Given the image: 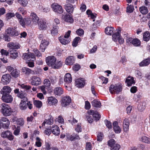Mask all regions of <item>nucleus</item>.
I'll use <instances>...</instances> for the list:
<instances>
[{
	"label": "nucleus",
	"instance_id": "f257e3e1",
	"mask_svg": "<svg viewBox=\"0 0 150 150\" xmlns=\"http://www.w3.org/2000/svg\"><path fill=\"white\" fill-rule=\"evenodd\" d=\"M46 61L47 64L54 69H59L62 66V62L60 61L57 62L56 59L53 56L47 57Z\"/></svg>",
	"mask_w": 150,
	"mask_h": 150
},
{
	"label": "nucleus",
	"instance_id": "f03ea898",
	"mask_svg": "<svg viewBox=\"0 0 150 150\" xmlns=\"http://www.w3.org/2000/svg\"><path fill=\"white\" fill-rule=\"evenodd\" d=\"M122 90V86L120 83L112 84L109 87V91L111 94L119 93Z\"/></svg>",
	"mask_w": 150,
	"mask_h": 150
},
{
	"label": "nucleus",
	"instance_id": "7ed1b4c3",
	"mask_svg": "<svg viewBox=\"0 0 150 150\" xmlns=\"http://www.w3.org/2000/svg\"><path fill=\"white\" fill-rule=\"evenodd\" d=\"M2 106L1 112L2 114L6 116L10 115L13 112L11 107L8 104L4 103L2 104Z\"/></svg>",
	"mask_w": 150,
	"mask_h": 150
},
{
	"label": "nucleus",
	"instance_id": "20e7f679",
	"mask_svg": "<svg viewBox=\"0 0 150 150\" xmlns=\"http://www.w3.org/2000/svg\"><path fill=\"white\" fill-rule=\"evenodd\" d=\"M52 7L53 10L56 13L61 14L63 13V10L60 5L57 3H53L51 5Z\"/></svg>",
	"mask_w": 150,
	"mask_h": 150
},
{
	"label": "nucleus",
	"instance_id": "39448f33",
	"mask_svg": "<svg viewBox=\"0 0 150 150\" xmlns=\"http://www.w3.org/2000/svg\"><path fill=\"white\" fill-rule=\"evenodd\" d=\"M1 136L3 138H7L10 140H12L13 139L12 133L8 130L2 132Z\"/></svg>",
	"mask_w": 150,
	"mask_h": 150
},
{
	"label": "nucleus",
	"instance_id": "423d86ee",
	"mask_svg": "<svg viewBox=\"0 0 150 150\" xmlns=\"http://www.w3.org/2000/svg\"><path fill=\"white\" fill-rule=\"evenodd\" d=\"M71 101V98L69 96H64L62 99L61 105L65 107L68 105Z\"/></svg>",
	"mask_w": 150,
	"mask_h": 150
},
{
	"label": "nucleus",
	"instance_id": "0eeeda50",
	"mask_svg": "<svg viewBox=\"0 0 150 150\" xmlns=\"http://www.w3.org/2000/svg\"><path fill=\"white\" fill-rule=\"evenodd\" d=\"M1 100L4 102L11 103L13 101V98L11 94H8L2 95Z\"/></svg>",
	"mask_w": 150,
	"mask_h": 150
},
{
	"label": "nucleus",
	"instance_id": "6e6552de",
	"mask_svg": "<svg viewBox=\"0 0 150 150\" xmlns=\"http://www.w3.org/2000/svg\"><path fill=\"white\" fill-rule=\"evenodd\" d=\"M22 57L23 59L25 60L30 61L32 59H33V60L35 59V57L34 54L30 52L27 53H25L23 54Z\"/></svg>",
	"mask_w": 150,
	"mask_h": 150
},
{
	"label": "nucleus",
	"instance_id": "1a4fd4ad",
	"mask_svg": "<svg viewBox=\"0 0 150 150\" xmlns=\"http://www.w3.org/2000/svg\"><path fill=\"white\" fill-rule=\"evenodd\" d=\"M41 83V80L38 77L34 76L31 78V84L33 85L38 86Z\"/></svg>",
	"mask_w": 150,
	"mask_h": 150
},
{
	"label": "nucleus",
	"instance_id": "9d476101",
	"mask_svg": "<svg viewBox=\"0 0 150 150\" xmlns=\"http://www.w3.org/2000/svg\"><path fill=\"white\" fill-rule=\"evenodd\" d=\"M30 19L31 20L32 24L37 25L39 22V18L36 14L34 13H31L30 16Z\"/></svg>",
	"mask_w": 150,
	"mask_h": 150
},
{
	"label": "nucleus",
	"instance_id": "9b49d317",
	"mask_svg": "<svg viewBox=\"0 0 150 150\" xmlns=\"http://www.w3.org/2000/svg\"><path fill=\"white\" fill-rule=\"evenodd\" d=\"M6 32L8 34L11 36H17L18 35V33L15 28H8Z\"/></svg>",
	"mask_w": 150,
	"mask_h": 150
},
{
	"label": "nucleus",
	"instance_id": "f8f14e48",
	"mask_svg": "<svg viewBox=\"0 0 150 150\" xmlns=\"http://www.w3.org/2000/svg\"><path fill=\"white\" fill-rule=\"evenodd\" d=\"M49 42L45 39L42 40L40 45V50L42 52H44L49 45Z\"/></svg>",
	"mask_w": 150,
	"mask_h": 150
},
{
	"label": "nucleus",
	"instance_id": "ddd939ff",
	"mask_svg": "<svg viewBox=\"0 0 150 150\" xmlns=\"http://www.w3.org/2000/svg\"><path fill=\"white\" fill-rule=\"evenodd\" d=\"M11 76L9 74H6L3 75L1 81L4 84H8L11 80Z\"/></svg>",
	"mask_w": 150,
	"mask_h": 150
},
{
	"label": "nucleus",
	"instance_id": "4468645a",
	"mask_svg": "<svg viewBox=\"0 0 150 150\" xmlns=\"http://www.w3.org/2000/svg\"><path fill=\"white\" fill-rule=\"evenodd\" d=\"M75 83L76 86L78 88L83 87L85 84V80L83 78H79L76 80Z\"/></svg>",
	"mask_w": 150,
	"mask_h": 150
},
{
	"label": "nucleus",
	"instance_id": "2eb2a0df",
	"mask_svg": "<svg viewBox=\"0 0 150 150\" xmlns=\"http://www.w3.org/2000/svg\"><path fill=\"white\" fill-rule=\"evenodd\" d=\"M11 90V89L10 87L8 86H4L1 90V93L2 95L10 94Z\"/></svg>",
	"mask_w": 150,
	"mask_h": 150
},
{
	"label": "nucleus",
	"instance_id": "dca6fc26",
	"mask_svg": "<svg viewBox=\"0 0 150 150\" xmlns=\"http://www.w3.org/2000/svg\"><path fill=\"white\" fill-rule=\"evenodd\" d=\"M38 23L39 29L40 30H46L47 28L46 22L43 20H40Z\"/></svg>",
	"mask_w": 150,
	"mask_h": 150
},
{
	"label": "nucleus",
	"instance_id": "f3484780",
	"mask_svg": "<svg viewBox=\"0 0 150 150\" xmlns=\"http://www.w3.org/2000/svg\"><path fill=\"white\" fill-rule=\"evenodd\" d=\"M64 91L61 87H57L54 90V93L55 96H60L63 94Z\"/></svg>",
	"mask_w": 150,
	"mask_h": 150
},
{
	"label": "nucleus",
	"instance_id": "a211bd4d",
	"mask_svg": "<svg viewBox=\"0 0 150 150\" xmlns=\"http://www.w3.org/2000/svg\"><path fill=\"white\" fill-rule=\"evenodd\" d=\"M62 18L67 22L69 23H72L74 20L70 16V15L68 14L63 15L62 17Z\"/></svg>",
	"mask_w": 150,
	"mask_h": 150
},
{
	"label": "nucleus",
	"instance_id": "6ab92c4d",
	"mask_svg": "<svg viewBox=\"0 0 150 150\" xmlns=\"http://www.w3.org/2000/svg\"><path fill=\"white\" fill-rule=\"evenodd\" d=\"M129 121L127 119H125L123 122V127L124 131L127 132L129 130Z\"/></svg>",
	"mask_w": 150,
	"mask_h": 150
},
{
	"label": "nucleus",
	"instance_id": "aec40b11",
	"mask_svg": "<svg viewBox=\"0 0 150 150\" xmlns=\"http://www.w3.org/2000/svg\"><path fill=\"white\" fill-rule=\"evenodd\" d=\"M59 40L60 42L63 45L67 44L70 42V40L69 38H65L63 36L59 37Z\"/></svg>",
	"mask_w": 150,
	"mask_h": 150
},
{
	"label": "nucleus",
	"instance_id": "412c9836",
	"mask_svg": "<svg viewBox=\"0 0 150 150\" xmlns=\"http://www.w3.org/2000/svg\"><path fill=\"white\" fill-rule=\"evenodd\" d=\"M72 81L71 75L69 73L66 74L64 76V81L66 83L69 84Z\"/></svg>",
	"mask_w": 150,
	"mask_h": 150
},
{
	"label": "nucleus",
	"instance_id": "4be33fe9",
	"mask_svg": "<svg viewBox=\"0 0 150 150\" xmlns=\"http://www.w3.org/2000/svg\"><path fill=\"white\" fill-rule=\"evenodd\" d=\"M47 101L48 104L50 105H55L58 102L57 100L52 96L48 98Z\"/></svg>",
	"mask_w": 150,
	"mask_h": 150
},
{
	"label": "nucleus",
	"instance_id": "5701e85b",
	"mask_svg": "<svg viewBox=\"0 0 150 150\" xmlns=\"http://www.w3.org/2000/svg\"><path fill=\"white\" fill-rule=\"evenodd\" d=\"M75 59L72 56H70L67 57L65 60V63L67 65H72L74 62Z\"/></svg>",
	"mask_w": 150,
	"mask_h": 150
},
{
	"label": "nucleus",
	"instance_id": "b1692460",
	"mask_svg": "<svg viewBox=\"0 0 150 150\" xmlns=\"http://www.w3.org/2000/svg\"><path fill=\"white\" fill-rule=\"evenodd\" d=\"M112 125L115 132L116 133H119L121 132V129L118 125V122L115 121L113 123Z\"/></svg>",
	"mask_w": 150,
	"mask_h": 150
},
{
	"label": "nucleus",
	"instance_id": "393cba45",
	"mask_svg": "<svg viewBox=\"0 0 150 150\" xmlns=\"http://www.w3.org/2000/svg\"><path fill=\"white\" fill-rule=\"evenodd\" d=\"M65 8L67 12L70 13L73 12L74 8L72 5L69 4H67L65 5Z\"/></svg>",
	"mask_w": 150,
	"mask_h": 150
},
{
	"label": "nucleus",
	"instance_id": "a878e982",
	"mask_svg": "<svg viewBox=\"0 0 150 150\" xmlns=\"http://www.w3.org/2000/svg\"><path fill=\"white\" fill-rule=\"evenodd\" d=\"M52 133L55 135H58L60 133V130L59 127L57 126H52Z\"/></svg>",
	"mask_w": 150,
	"mask_h": 150
},
{
	"label": "nucleus",
	"instance_id": "bb28decb",
	"mask_svg": "<svg viewBox=\"0 0 150 150\" xmlns=\"http://www.w3.org/2000/svg\"><path fill=\"white\" fill-rule=\"evenodd\" d=\"M10 57L13 59H16L18 56L17 52L15 50H9Z\"/></svg>",
	"mask_w": 150,
	"mask_h": 150
},
{
	"label": "nucleus",
	"instance_id": "cd10ccee",
	"mask_svg": "<svg viewBox=\"0 0 150 150\" xmlns=\"http://www.w3.org/2000/svg\"><path fill=\"white\" fill-rule=\"evenodd\" d=\"M126 82L127 83V85L128 86H130L132 84L135 83V81L134 80L133 78L130 76L128 77L126 80Z\"/></svg>",
	"mask_w": 150,
	"mask_h": 150
},
{
	"label": "nucleus",
	"instance_id": "c85d7f7f",
	"mask_svg": "<svg viewBox=\"0 0 150 150\" xmlns=\"http://www.w3.org/2000/svg\"><path fill=\"white\" fill-rule=\"evenodd\" d=\"M120 32L121 31L119 30L116 33L112 35V39L114 42H116L118 39L121 36L120 34Z\"/></svg>",
	"mask_w": 150,
	"mask_h": 150
},
{
	"label": "nucleus",
	"instance_id": "c756f323",
	"mask_svg": "<svg viewBox=\"0 0 150 150\" xmlns=\"http://www.w3.org/2000/svg\"><path fill=\"white\" fill-rule=\"evenodd\" d=\"M7 46L10 48V50H14V49H17L19 48V46L13 42H10L8 44Z\"/></svg>",
	"mask_w": 150,
	"mask_h": 150
},
{
	"label": "nucleus",
	"instance_id": "7c9ffc66",
	"mask_svg": "<svg viewBox=\"0 0 150 150\" xmlns=\"http://www.w3.org/2000/svg\"><path fill=\"white\" fill-rule=\"evenodd\" d=\"M150 63V58L143 60L139 64L140 67L146 66L148 65Z\"/></svg>",
	"mask_w": 150,
	"mask_h": 150
},
{
	"label": "nucleus",
	"instance_id": "2f4dec72",
	"mask_svg": "<svg viewBox=\"0 0 150 150\" xmlns=\"http://www.w3.org/2000/svg\"><path fill=\"white\" fill-rule=\"evenodd\" d=\"M59 27L57 25L53 24L52 28L51 31V33L52 35H55L58 33Z\"/></svg>",
	"mask_w": 150,
	"mask_h": 150
},
{
	"label": "nucleus",
	"instance_id": "473e14b6",
	"mask_svg": "<svg viewBox=\"0 0 150 150\" xmlns=\"http://www.w3.org/2000/svg\"><path fill=\"white\" fill-rule=\"evenodd\" d=\"M137 107L139 111H142L146 108V103L144 102L140 103L138 105Z\"/></svg>",
	"mask_w": 150,
	"mask_h": 150
},
{
	"label": "nucleus",
	"instance_id": "72a5a7b5",
	"mask_svg": "<svg viewBox=\"0 0 150 150\" xmlns=\"http://www.w3.org/2000/svg\"><path fill=\"white\" fill-rule=\"evenodd\" d=\"M114 29L113 27H108L105 29V33L108 35H111L113 33Z\"/></svg>",
	"mask_w": 150,
	"mask_h": 150
},
{
	"label": "nucleus",
	"instance_id": "f704fd0d",
	"mask_svg": "<svg viewBox=\"0 0 150 150\" xmlns=\"http://www.w3.org/2000/svg\"><path fill=\"white\" fill-rule=\"evenodd\" d=\"M27 100H24V101L21 100L19 104L20 108L21 110H25L27 107Z\"/></svg>",
	"mask_w": 150,
	"mask_h": 150
},
{
	"label": "nucleus",
	"instance_id": "c9c22d12",
	"mask_svg": "<svg viewBox=\"0 0 150 150\" xmlns=\"http://www.w3.org/2000/svg\"><path fill=\"white\" fill-rule=\"evenodd\" d=\"M143 40L146 41H148L150 38V34L149 32L146 31L143 34Z\"/></svg>",
	"mask_w": 150,
	"mask_h": 150
},
{
	"label": "nucleus",
	"instance_id": "e433bc0d",
	"mask_svg": "<svg viewBox=\"0 0 150 150\" xmlns=\"http://www.w3.org/2000/svg\"><path fill=\"white\" fill-rule=\"evenodd\" d=\"M139 11L142 13L143 14H146L148 12L147 8L144 6L140 7L139 8Z\"/></svg>",
	"mask_w": 150,
	"mask_h": 150
},
{
	"label": "nucleus",
	"instance_id": "4c0bfd02",
	"mask_svg": "<svg viewBox=\"0 0 150 150\" xmlns=\"http://www.w3.org/2000/svg\"><path fill=\"white\" fill-rule=\"evenodd\" d=\"M140 140L146 143H150V139L145 136H143L140 139Z\"/></svg>",
	"mask_w": 150,
	"mask_h": 150
},
{
	"label": "nucleus",
	"instance_id": "58836bf2",
	"mask_svg": "<svg viewBox=\"0 0 150 150\" xmlns=\"http://www.w3.org/2000/svg\"><path fill=\"white\" fill-rule=\"evenodd\" d=\"M20 71L19 70L16 69H15L11 74L13 77L16 78L18 77L20 74Z\"/></svg>",
	"mask_w": 150,
	"mask_h": 150
},
{
	"label": "nucleus",
	"instance_id": "ea45409f",
	"mask_svg": "<svg viewBox=\"0 0 150 150\" xmlns=\"http://www.w3.org/2000/svg\"><path fill=\"white\" fill-rule=\"evenodd\" d=\"M92 105L93 106L97 107H100L101 106L100 102L96 100H94L92 101Z\"/></svg>",
	"mask_w": 150,
	"mask_h": 150
},
{
	"label": "nucleus",
	"instance_id": "a19ab883",
	"mask_svg": "<svg viewBox=\"0 0 150 150\" xmlns=\"http://www.w3.org/2000/svg\"><path fill=\"white\" fill-rule=\"evenodd\" d=\"M26 94L24 93L21 91L17 95V96L21 99L24 98V100H27V99L26 97Z\"/></svg>",
	"mask_w": 150,
	"mask_h": 150
},
{
	"label": "nucleus",
	"instance_id": "79ce46f5",
	"mask_svg": "<svg viewBox=\"0 0 150 150\" xmlns=\"http://www.w3.org/2000/svg\"><path fill=\"white\" fill-rule=\"evenodd\" d=\"M17 125L21 126H23L24 124V121L23 118H17L15 120Z\"/></svg>",
	"mask_w": 150,
	"mask_h": 150
},
{
	"label": "nucleus",
	"instance_id": "37998d69",
	"mask_svg": "<svg viewBox=\"0 0 150 150\" xmlns=\"http://www.w3.org/2000/svg\"><path fill=\"white\" fill-rule=\"evenodd\" d=\"M22 71L28 75L31 73L32 72L30 69L26 67H23L22 69Z\"/></svg>",
	"mask_w": 150,
	"mask_h": 150
},
{
	"label": "nucleus",
	"instance_id": "c03bdc74",
	"mask_svg": "<svg viewBox=\"0 0 150 150\" xmlns=\"http://www.w3.org/2000/svg\"><path fill=\"white\" fill-rule=\"evenodd\" d=\"M33 103L34 105L37 108H40L42 106V103L41 101L38 100H35Z\"/></svg>",
	"mask_w": 150,
	"mask_h": 150
},
{
	"label": "nucleus",
	"instance_id": "a18cd8bd",
	"mask_svg": "<svg viewBox=\"0 0 150 150\" xmlns=\"http://www.w3.org/2000/svg\"><path fill=\"white\" fill-rule=\"evenodd\" d=\"M42 70L40 68H36L33 71V73L34 74H37L38 75H41L42 73Z\"/></svg>",
	"mask_w": 150,
	"mask_h": 150
},
{
	"label": "nucleus",
	"instance_id": "49530a36",
	"mask_svg": "<svg viewBox=\"0 0 150 150\" xmlns=\"http://www.w3.org/2000/svg\"><path fill=\"white\" fill-rule=\"evenodd\" d=\"M134 46H138L140 44V41L137 39H133L132 43Z\"/></svg>",
	"mask_w": 150,
	"mask_h": 150
},
{
	"label": "nucleus",
	"instance_id": "de8ad7c7",
	"mask_svg": "<svg viewBox=\"0 0 150 150\" xmlns=\"http://www.w3.org/2000/svg\"><path fill=\"white\" fill-rule=\"evenodd\" d=\"M93 117L96 120H98L100 117V115L99 114L98 112L97 111L95 112L94 114L93 115Z\"/></svg>",
	"mask_w": 150,
	"mask_h": 150
},
{
	"label": "nucleus",
	"instance_id": "09e8293b",
	"mask_svg": "<svg viewBox=\"0 0 150 150\" xmlns=\"http://www.w3.org/2000/svg\"><path fill=\"white\" fill-rule=\"evenodd\" d=\"M81 38L79 37H76L74 40L72 45L73 46L76 47L78 43V41L80 40Z\"/></svg>",
	"mask_w": 150,
	"mask_h": 150
},
{
	"label": "nucleus",
	"instance_id": "8fccbe9b",
	"mask_svg": "<svg viewBox=\"0 0 150 150\" xmlns=\"http://www.w3.org/2000/svg\"><path fill=\"white\" fill-rule=\"evenodd\" d=\"M44 86L46 87V88L50 86L51 83L48 79H45L44 81Z\"/></svg>",
	"mask_w": 150,
	"mask_h": 150
},
{
	"label": "nucleus",
	"instance_id": "3c124183",
	"mask_svg": "<svg viewBox=\"0 0 150 150\" xmlns=\"http://www.w3.org/2000/svg\"><path fill=\"white\" fill-rule=\"evenodd\" d=\"M82 128L81 124L78 123L75 128V131L78 133L81 132L82 131Z\"/></svg>",
	"mask_w": 150,
	"mask_h": 150
},
{
	"label": "nucleus",
	"instance_id": "603ef678",
	"mask_svg": "<svg viewBox=\"0 0 150 150\" xmlns=\"http://www.w3.org/2000/svg\"><path fill=\"white\" fill-rule=\"evenodd\" d=\"M99 82L102 83V84L107 83L108 82V79L103 76H102L99 79Z\"/></svg>",
	"mask_w": 150,
	"mask_h": 150
},
{
	"label": "nucleus",
	"instance_id": "864d4df0",
	"mask_svg": "<svg viewBox=\"0 0 150 150\" xmlns=\"http://www.w3.org/2000/svg\"><path fill=\"white\" fill-rule=\"evenodd\" d=\"M36 141L35 142V145L38 147H40L42 145V143L41 142V140L38 137L36 138Z\"/></svg>",
	"mask_w": 150,
	"mask_h": 150
},
{
	"label": "nucleus",
	"instance_id": "5fc2aeb1",
	"mask_svg": "<svg viewBox=\"0 0 150 150\" xmlns=\"http://www.w3.org/2000/svg\"><path fill=\"white\" fill-rule=\"evenodd\" d=\"M7 124H8L7 122H3L0 123V125L2 126V127L4 128L5 129H8V127L10 125V122L8 121V125H7Z\"/></svg>",
	"mask_w": 150,
	"mask_h": 150
},
{
	"label": "nucleus",
	"instance_id": "6e6d98bb",
	"mask_svg": "<svg viewBox=\"0 0 150 150\" xmlns=\"http://www.w3.org/2000/svg\"><path fill=\"white\" fill-rule=\"evenodd\" d=\"M15 14L14 13L9 12L7 13L6 15V17L7 19H9L11 18L14 17Z\"/></svg>",
	"mask_w": 150,
	"mask_h": 150
},
{
	"label": "nucleus",
	"instance_id": "4d7b16f0",
	"mask_svg": "<svg viewBox=\"0 0 150 150\" xmlns=\"http://www.w3.org/2000/svg\"><path fill=\"white\" fill-rule=\"evenodd\" d=\"M103 135L101 133H99L98 134L97 136V141L100 142L103 139Z\"/></svg>",
	"mask_w": 150,
	"mask_h": 150
},
{
	"label": "nucleus",
	"instance_id": "13d9d810",
	"mask_svg": "<svg viewBox=\"0 0 150 150\" xmlns=\"http://www.w3.org/2000/svg\"><path fill=\"white\" fill-rule=\"evenodd\" d=\"M19 2L23 6H26L28 3V2L27 0H18Z\"/></svg>",
	"mask_w": 150,
	"mask_h": 150
},
{
	"label": "nucleus",
	"instance_id": "bf43d9fd",
	"mask_svg": "<svg viewBox=\"0 0 150 150\" xmlns=\"http://www.w3.org/2000/svg\"><path fill=\"white\" fill-rule=\"evenodd\" d=\"M120 148V146L117 144L113 145V146L110 148L111 150H118Z\"/></svg>",
	"mask_w": 150,
	"mask_h": 150
},
{
	"label": "nucleus",
	"instance_id": "052dcab7",
	"mask_svg": "<svg viewBox=\"0 0 150 150\" xmlns=\"http://www.w3.org/2000/svg\"><path fill=\"white\" fill-rule=\"evenodd\" d=\"M33 52L35 53L36 56L38 57H41L42 54L37 49H34L33 50Z\"/></svg>",
	"mask_w": 150,
	"mask_h": 150
},
{
	"label": "nucleus",
	"instance_id": "680f3d73",
	"mask_svg": "<svg viewBox=\"0 0 150 150\" xmlns=\"http://www.w3.org/2000/svg\"><path fill=\"white\" fill-rule=\"evenodd\" d=\"M133 6L131 5L128 6L127 8V11L129 13H131L133 12Z\"/></svg>",
	"mask_w": 150,
	"mask_h": 150
},
{
	"label": "nucleus",
	"instance_id": "e2e57ef3",
	"mask_svg": "<svg viewBox=\"0 0 150 150\" xmlns=\"http://www.w3.org/2000/svg\"><path fill=\"white\" fill-rule=\"evenodd\" d=\"M67 137L68 140L71 141H73L75 140L74 134L72 135L68 134L67 135Z\"/></svg>",
	"mask_w": 150,
	"mask_h": 150
},
{
	"label": "nucleus",
	"instance_id": "0e129e2a",
	"mask_svg": "<svg viewBox=\"0 0 150 150\" xmlns=\"http://www.w3.org/2000/svg\"><path fill=\"white\" fill-rule=\"evenodd\" d=\"M76 34L79 36H81L84 34V32L83 30L81 28L78 29L76 31Z\"/></svg>",
	"mask_w": 150,
	"mask_h": 150
},
{
	"label": "nucleus",
	"instance_id": "69168bd1",
	"mask_svg": "<svg viewBox=\"0 0 150 150\" xmlns=\"http://www.w3.org/2000/svg\"><path fill=\"white\" fill-rule=\"evenodd\" d=\"M108 145L110 146L111 148L115 144V141L113 139H111L109 140L108 142Z\"/></svg>",
	"mask_w": 150,
	"mask_h": 150
},
{
	"label": "nucleus",
	"instance_id": "338daca9",
	"mask_svg": "<svg viewBox=\"0 0 150 150\" xmlns=\"http://www.w3.org/2000/svg\"><path fill=\"white\" fill-rule=\"evenodd\" d=\"M0 53L2 55L7 56L9 53V52H8L6 50L4 49H2L0 51Z\"/></svg>",
	"mask_w": 150,
	"mask_h": 150
},
{
	"label": "nucleus",
	"instance_id": "774afa93",
	"mask_svg": "<svg viewBox=\"0 0 150 150\" xmlns=\"http://www.w3.org/2000/svg\"><path fill=\"white\" fill-rule=\"evenodd\" d=\"M106 125V127L108 128H112V124L111 122L109 121H108L107 120H105L104 121Z\"/></svg>",
	"mask_w": 150,
	"mask_h": 150
}]
</instances>
